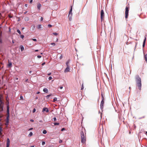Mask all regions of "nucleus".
I'll use <instances>...</instances> for the list:
<instances>
[{"mask_svg": "<svg viewBox=\"0 0 147 147\" xmlns=\"http://www.w3.org/2000/svg\"><path fill=\"white\" fill-rule=\"evenodd\" d=\"M101 96H102V100L101 102V103H102V104H104V97L103 96V94H101Z\"/></svg>", "mask_w": 147, "mask_h": 147, "instance_id": "dca6fc26", "label": "nucleus"}, {"mask_svg": "<svg viewBox=\"0 0 147 147\" xmlns=\"http://www.w3.org/2000/svg\"><path fill=\"white\" fill-rule=\"evenodd\" d=\"M36 111V109L35 108H34L33 109L32 112L33 113H34Z\"/></svg>", "mask_w": 147, "mask_h": 147, "instance_id": "c9c22d12", "label": "nucleus"}, {"mask_svg": "<svg viewBox=\"0 0 147 147\" xmlns=\"http://www.w3.org/2000/svg\"><path fill=\"white\" fill-rule=\"evenodd\" d=\"M53 120H54V121H56L57 120V119H56V117H54L53 118Z\"/></svg>", "mask_w": 147, "mask_h": 147, "instance_id": "2f4dec72", "label": "nucleus"}, {"mask_svg": "<svg viewBox=\"0 0 147 147\" xmlns=\"http://www.w3.org/2000/svg\"><path fill=\"white\" fill-rule=\"evenodd\" d=\"M63 142V141H62V140H60L59 141V142L60 143H61Z\"/></svg>", "mask_w": 147, "mask_h": 147, "instance_id": "f704fd0d", "label": "nucleus"}, {"mask_svg": "<svg viewBox=\"0 0 147 147\" xmlns=\"http://www.w3.org/2000/svg\"><path fill=\"white\" fill-rule=\"evenodd\" d=\"M53 34L55 36H57V33L55 32L53 33Z\"/></svg>", "mask_w": 147, "mask_h": 147, "instance_id": "7c9ffc66", "label": "nucleus"}, {"mask_svg": "<svg viewBox=\"0 0 147 147\" xmlns=\"http://www.w3.org/2000/svg\"><path fill=\"white\" fill-rule=\"evenodd\" d=\"M69 61L68 60L67 61L66 63V66L67 67H69Z\"/></svg>", "mask_w": 147, "mask_h": 147, "instance_id": "a211bd4d", "label": "nucleus"}, {"mask_svg": "<svg viewBox=\"0 0 147 147\" xmlns=\"http://www.w3.org/2000/svg\"><path fill=\"white\" fill-rule=\"evenodd\" d=\"M27 6H28V5H27V4H26L25 5V6L26 7H27Z\"/></svg>", "mask_w": 147, "mask_h": 147, "instance_id": "680f3d73", "label": "nucleus"}, {"mask_svg": "<svg viewBox=\"0 0 147 147\" xmlns=\"http://www.w3.org/2000/svg\"><path fill=\"white\" fill-rule=\"evenodd\" d=\"M112 37H110V38L109 39V40H110V42H111V40L112 39Z\"/></svg>", "mask_w": 147, "mask_h": 147, "instance_id": "5fc2aeb1", "label": "nucleus"}, {"mask_svg": "<svg viewBox=\"0 0 147 147\" xmlns=\"http://www.w3.org/2000/svg\"><path fill=\"white\" fill-rule=\"evenodd\" d=\"M40 92H39V91H38V92H37L36 93V94H40Z\"/></svg>", "mask_w": 147, "mask_h": 147, "instance_id": "3c124183", "label": "nucleus"}, {"mask_svg": "<svg viewBox=\"0 0 147 147\" xmlns=\"http://www.w3.org/2000/svg\"><path fill=\"white\" fill-rule=\"evenodd\" d=\"M71 16H69V20L70 21H71L72 20Z\"/></svg>", "mask_w": 147, "mask_h": 147, "instance_id": "c85d7f7f", "label": "nucleus"}, {"mask_svg": "<svg viewBox=\"0 0 147 147\" xmlns=\"http://www.w3.org/2000/svg\"><path fill=\"white\" fill-rule=\"evenodd\" d=\"M42 133L44 134H46L47 133V131L46 130H44L42 131Z\"/></svg>", "mask_w": 147, "mask_h": 147, "instance_id": "b1692460", "label": "nucleus"}, {"mask_svg": "<svg viewBox=\"0 0 147 147\" xmlns=\"http://www.w3.org/2000/svg\"><path fill=\"white\" fill-rule=\"evenodd\" d=\"M24 19L26 21H28L29 20V18L28 17H25Z\"/></svg>", "mask_w": 147, "mask_h": 147, "instance_id": "393cba45", "label": "nucleus"}, {"mask_svg": "<svg viewBox=\"0 0 147 147\" xmlns=\"http://www.w3.org/2000/svg\"><path fill=\"white\" fill-rule=\"evenodd\" d=\"M54 124L55 125H59V123L56 122L54 123Z\"/></svg>", "mask_w": 147, "mask_h": 147, "instance_id": "cd10ccee", "label": "nucleus"}, {"mask_svg": "<svg viewBox=\"0 0 147 147\" xmlns=\"http://www.w3.org/2000/svg\"><path fill=\"white\" fill-rule=\"evenodd\" d=\"M52 25L51 24H48V26L49 27H52Z\"/></svg>", "mask_w": 147, "mask_h": 147, "instance_id": "79ce46f5", "label": "nucleus"}, {"mask_svg": "<svg viewBox=\"0 0 147 147\" xmlns=\"http://www.w3.org/2000/svg\"><path fill=\"white\" fill-rule=\"evenodd\" d=\"M2 117H0V136H1L2 134V133H1V132L2 131V127L1 126V125H1V118Z\"/></svg>", "mask_w": 147, "mask_h": 147, "instance_id": "6e6552de", "label": "nucleus"}, {"mask_svg": "<svg viewBox=\"0 0 147 147\" xmlns=\"http://www.w3.org/2000/svg\"><path fill=\"white\" fill-rule=\"evenodd\" d=\"M62 55L60 56V57L59 58H60V59H61L62 58Z\"/></svg>", "mask_w": 147, "mask_h": 147, "instance_id": "6e6d98bb", "label": "nucleus"}, {"mask_svg": "<svg viewBox=\"0 0 147 147\" xmlns=\"http://www.w3.org/2000/svg\"><path fill=\"white\" fill-rule=\"evenodd\" d=\"M70 68L69 67H67L65 69L64 72H69V71Z\"/></svg>", "mask_w": 147, "mask_h": 147, "instance_id": "1a4fd4ad", "label": "nucleus"}, {"mask_svg": "<svg viewBox=\"0 0 147 147\" xmlns=\"http://www.w3.org/2000/svg\"><path fill=\"white\" fill-rule=\"evenodd\" d=\"M30 121L31 122H33L34 121V120H33L32 119H30Z\"/></svg>", "mask_w": 147, "mask_h": 147, "instance_id": "a18cd8bd", "label": "nucleus"}, {"mask_svg": "<svg viewBox=\"0 0 147 147\" xmlns=\"http://www.w3.org/2000/svg\"><path fill=\"white\" fill-rule=\"evenodd\" d=\"M144 57L145 58L146 61L147 62V54L145 55Z\"/></svg>", "mask_w": 147, "mask_h": 147, "instance_id": "412c9836", "label": "nucleus"}, {"mask_svg": "<svg viewBox=\"0 0 147 147\" xmlns=\"http://www.w3.org/2000/svg\"><path fill=\"white\" fill-rule=\"evenodd\" d=\"M4 102L1 99H0V118L2 117L4 115L2 114L1 112L3 111Z\"/></svg>", "mask_w": 147, "mask_h": 147, "instance_id": "7ed1b4c3", "label": "nucleus"}, {"mask_svg": "<svg viewBox=\"0 0 147 147\" xmlns=\"http://www.w3.org/2000/svg\"><path fill=\"white\" fill-rule=\"evenodd\" d=\"M39 121L40 122H41V123H42L43 122L42 120H40Z\"/></svg>", "mask_w": 147, "mask_h": 147, "instance_id": "4d7b16f0", "label": "nucleus"}, {"mask_svg": "<svg viewBox=\"0 0 147 147\" xmlns=\"http://www.w3.org/2000/svg\"><path fill=\"white\" fill-rule=\"evenodd\" d=\"M33 129V128H30L29 129H28V131H30V130H32V129Z\"/></svg>", "mask_w": 147, "mask_h": 147, "instance_id": "37998d69", "label": "nucleus"}, {"mask_svg": "<svg viewBox=\"0 0 147 147\" xmlns=\"http://www.w3.org/2000/svg\"><path fill=\"white\" fill-rule=\"evenodd\" d=\"M21 37H24V36L23 35H22L21 36Z\"/></svg>", "mask_w": 147, "mask_h": 147, "instance_id": "338daca9", "label": "nucleus"}, {"mask_svg": "<svg viewBox=\"0 0 147 147\" xmlns=\"http://www.w3.org/2000/svg\"><path fill=\"white\" fill-rule=\"evenodd\" d=\"M51 44L52 45H53V46H54L55 45V44L54 42L52 43H51Z\"/></svg>", "mask_w": 147, "mask_h": 147, "instance_id": "72a5a7b5", "label": "nucleus"}, {"mask_svg": "<svg viewBox=\"0 0 147 147\" xmlns=\"http://www.w3.org/2000/svg\"><path fill=\"white\" fill-rule=\"evenodd\" d=\"M1 38V37H0V43H2V39Z\"/></svg>", "mask_w": 147, "mask_h": 147, "instance_id": "58836bf2", "label": "nucleus"}, {"mask_svg": "<svg viewBox=\"0 0 147 147\" xmlns=\"http://www.w3.org/2000/svg\"><path fill=\"white\" fill-rule=\"evenodd\" d=\"M38 96H36L35 97V99H36V100L38 99Z\"/></svg>", "mask_w": 147, "mask_h": 147, "instance_id": "864d4df0", "label": "nucleus"}, {"mask_svg": "<svg viewBox=\"0 0 147 147\" xmlns=\"http://www.w3.org/2000/svg\"><path fill=\"white\" fill-rule=\"evenodd\" d=\"M48 79L49 80H51L52 79V77L51 76H50L49 77Z\"/></svg>", "mask_w": 147, "mask_h": 147, "instance_id": "e433bc0d", "label": "nucleus"}, {"mask_svg": "<svg viewBox=\"0 0 147 147\" xmlns=\"http://www.w3.org/2000/svg\"><path fill=\"white\" fill-rule=\"evenodd\" d=\"M104 18V13L103 10H101L100 13V19L101 21L103 20Z\"/></svg>", "mask_w": 147, "mask_h": 147, "instance_id": "423d86ee", "label": "nucleus"}, {"mask_svg": "<svg viewBox=\"0 0 147 147\" xmlns=\"http://www.w3.org/2000/svg\"><path fill=\"white\" fill-rule=\"evenodd\" d=\"M52 95V94H49V95H47L46 97V98L47 99H48L49 97L50 96H51Z\"/></svg>", "mask_w": 147, "mask_h": 147, "instance_id": "bb28decb", "label": "nucleus"}, {"mask_svg": "<svg viewBox=\"0 0 147 147\" xmlns=\"http://www.w3.org/2000/svg\"><path fill=\"white\" fill-rule=\"evenodd\" d=\"M136 85L138 86L139 89L140 90L141 89L142 84L141 79L138 75H136L135 77Z\"/></svg>", "mask_w": 147, "mask_h": 147, "instance_id": "f03ea898", "label": "nucleus"}, {"mask_svg": "<svg viewBox=\"0 0 147 147\" xmlns=\"http://www.w3.org/2000/svg\"><path fill=\"white\" fill-rule=\"evenodd\" d=\"M38 51V49L36 50L35 51V52H37V51Z\"/></svg>", "mask_w": 147, "mask_h": 147, "instance_id": "e2e57ef3", "label": "nucleus"}, {"mask_svg": "<svg viewBox=\"0 0 147 147\" xmlns=\"http://www.w3.org/2000/svg\"><path fill=\"white\" fill-rule=\"evenodd\" d=\"M37 57L38 58H40L41 57V56L40 55H38L37 56Z\"/></svg>", "mask_w": 147, "mask_h": 147, "instance_id": "ea45409f", "label": "nucleus"}, {"mask_svg": "<svg viewBox=\"0 0 147 147\" xmlns=\"http://www.w3.org/2000/svg\"><path fill=\"white\" fill-rule=\"evenodd\" d=\"M33 133L32 132H30L29 134L28 135V136L30 137L32 136Z\"/></svg>", "mask_w": 147, "mask_h": 147, "instance_id": "a878e982", "label": "nucleus"}, {"mask_svg": "<svg viewBox=\"0 0 147 147\" xmlns=\"http://www.w3.org/2000/svg\"><path fill=\"white\" fill-rule=\"evenodd\" d=\"M46 111L47 113H48L49 112V109L47 107H44L42 109V112H44Z\"/></svg>", "mask_w": 147, "mask_h": 147, "instance_id": "0eeeda50", "label": "nucleus"}, {"mask_svg": "<svg viewBox=\"0 0 147 147\" xmlns=\"http://www.w3.org/2000/svg\"><path fill=\"white\" fill-rule=\"evenodd\" d=\"M7 107V114L6 123L5 125L7 126L9 123V102L8 101H7L6 103Z\"/></svg>", "mask_w": 147, "mask_h": 147, "instance_id": "f257e3e1", "label": "nucleus"}, {"mask_svg": "<svg viewBox=\"0 0 147 147\" xmlns=\"http://www.w3.org/2000/svg\"><path fill=\"white\" fill-rule=\"evenodd\" d=\"M40 20L41 21H42L43 20V18L42 17H41Z\"/></svg>", "mask_w": 147, "mask_h": 147, "instance_id": "de8ad7c7", "label": "nucleus"}, {"mask_svg": "<svg viewBox=\"0 0 147 147\" xmlns=\"http://www.w3.org/2000/svg\"><path fill=\"white\" fill-rule=\"evenodd\" d=\"M81 138L82 143L84 144L86 142V137L84 135V132L82 131L80 132Z\"/></svg>", "mask_w": 147, "mask_h": 147, "instance_id": "20e7f679", "label": "nucleus"}, {"mask_svg": "<svg viewBox=\"0 0 147 147\" xmlns=\"http://www.w3.org/2000/svg\"><path fill=\"white\" fill-rule=\"evenodd\" d=\"M32 40L34 41H37L36 39H35V38L33 39Z\"/></svg>", "mask_w": 147, "mask_h": 147, "instance_id": "c03bdc74", "label": "nucleus"}, {"mask_svg": "<svg viewBox=\"0 0 147 147\" xmlns=\"http://www.w3.org/2000/svg\"><path fill=\"white\" fill-rule=\"evenodd\" d=\"M9 143H10L9 139V138H7V140L6 146H9Z\"/></svg>", "mask_w": 147, "mask_h": 147, "instance_id": "9d476101", "label": "nucleus"}, {"mask_svg": "<svg viewBox=\"0 0 147 147\" xmlns=\"http://www.w3.org/2000/svg\"><path fill=\"white\" fill-rule=\"evenodd\" d=\"M37 28L38 29H40L41 28V25L39 24L37 26Z\"/></svg>", "mask_w": 147, "mask_h": 147, "instance_id": "aec40b11", "label": "nucleus"}, {"mask_svg": "<svg viewBox=\"0 0 147 147\" xmlns=\"http://www.w3.org/2000/svg\"><path fill=\"white\" fill-rule=\"evenodd\" d=\"M23 97L22 95L21 94V95H20V99H19V100H23Z\"/></svg>", "mask_w": 147, "mask_h": 147, "instance_id": "5701e85b", "label": "nucleus"}, {"mask_svg": "<svg viewBox=\"0 0 147 147\" xmlns=\"http://www.w3.org/2000/svg\"><path fill=\"white\" fill-rule=\"evenodd\" d=\"M45 62L43 63L42 64V65H43L45 64Z\"/></svg>", "mask_w": 147, "mask_h": 147, "instance_id": "8fccbe9b", "label": "nucleus"}, {"mask_svg": "<svg viewBox=\"0 0 147 147\" xmlns=\"http://www.w3.org/2000/svg\"><path fill=\"white\" fill-rule=\"evenodd\" d=\"M43 91L45 93H48V89L47 88H45L43 89Z\"/></svg>", "mask_w": 147, "mask_h": 147, "instance_id": "ddd939ff", "label": "nucleus"}, {"mask_svg": "<svg viewBox=\"0 0 147 147\" xmlns=\"http://www.w3.org/2000/svg\"><path fill=\"white\" fill-rule=\"evenodd\" d=\"M41 5L40 3H38L37 4V8L39 10H40V7Z\"/></svg>", "mask_w": 147, "mask_h": 147, "instance_id": "9b49d317", "label": "nucleus"}, {"mask_svg": "<svg viewBox=\"0 0 147 147\" xmlns=\"http://www.w3.org/2000/svg\"><path fill=\"white\" fill-rule=\"evenodd\" d=\"M63 88V87L62 86H60L59 87V88L60 89H62Z\"/></svg>", "mask_w": 147, "mask_h": 147, "instance_id": "49530a36", "label": "nucleus"}, {"mask_svg": "<svg viewBox=\"0 0 147 147\" xmlns=\"http://www.w3.org/2000/svg\"><path fill=\"white\" fill-rule=\"evenodd\" d=\"M72 7H71V9H70V11H69V12L68 16H69L70 15H71V16H72Z\"/></svg>", "mask_w": 147, "mask_h": 147, "instance_id": "f8f14e48", "label": "nucleus"}, {"mask_svg": "<svg viewBox=\"0 0 147 147\" xmlns=\"http://www.w3.org/2000/svg\"><path fill=\"white\" fill-rule=\"evenodd\" d=\"M103 104L102 103H100V109L102 110V111H103Z\"/></svg>", "mask_w": 147, "mask_h": 147, "instance_id": "2eb2a0df", "label": "nucleus"}, {"mask_svg": "<svg viewBox=\"0 0 147 147\" xmlns=\"http://www.w3.org/2000/svg\"><path fill=\"white\" fill-rule=\"evenodd\" d=\"M12 43H14V41L13 40H12Z\"/></svg>", "mask_w": 147, "mask_h": 147, "instance_id": "0e129e2a", "label": "nucleus"}, {"mask_svg": "<svg viewBox=\"0 0 147 147\" xmlns=\"http://www.w3.org/2000/svg\"><path fill=\"white\" fill-rule=\"evenodd\" d=\"M27 11H26L25 12H24V14H26L27 13Z\"/></svg>", "mask_w": 147, "mask_h": 147, "instance_id": "052dcab7", "label": "nucleus"}, {"mask_svg": "<svg viewBox=\"0 0 147 147\" xmlns=\"http://www.w3.org/2000/svg\"><path fill=\"white\" fill-rule=\"evenodd\" d=\"M146 40V37H145V38L144 39V41L143 42V43L142 46H143V47H144L145 46Z\"/></svg>", "mask_w": 147, "mask_h": 147, "instance_id": "4468645a", "label": "nucleus"}, {"mask_svg": "<svg viewBox=\"0 0 147 147\" xmlns=\"http://www.w3.org/2000/svg\"><path fill=\"white\" fill-rule=\"evenodd\" d=\"M65 130V129L64 128H63L61 129V131H63Z\"/></svg>", "mask_w": 147, "mask_h": 147, "instance_id": "4c0bfd02", "label": "nucleus"}, {"mask_svg": "<svg viewBox=\"0 0 147 147\" xmlns=\"http://www.w3.org/2000/svg\"><path fill=\"white\" fill-rule=\"evenodd\" d=\"M51 73H49L48 74V75L49 76V75H51Z\"/></svg>", "mask_w": 147, "mask_h": 147, "instance_id": "603ef678", "label": "nucleus"}, {"mask_svg": "<svg viewBox=\"0 0 147 147\" xmlns=\"http://www.w3.org/2000/svg\"><path fill=\"white\" fill-rule=\"evenodd\" d=\"M57 98L56 97H55V98H54L53 99V102H55L57 100Z\"/></svg>", "mask_w": 147, "mask_h": 147, "instance_id": "4be33fe9", "label": "nucleus"}, {"mask_svg": "<svg viewBox=\"0 0 147 147\" xmlns=\"http://www.w3.org/2000/svg\"><path fill=\"white\" fill-rule=\"evenodd\" d=\"M20 49L21 51L22 52L24 49V47L22 45H21L20 47Z\"/></svg>", "mask_w": 147, "mask_h": 147, "instance_id": "f3484780", "label": "nucleus"}, {"mask_svg": "<svg viewBox=\"0 0 147 147\" xmlns=\"http://www.w3.org/2000/svg\"><path fill=\"white\" fill-rule=\"evenodd\" d=\"M45 144V142L44 141H43L42 142V145H44Z\"/></svg>", "mask_w": 147, "mask_h": 147, "instance_id": "473e14b6", "label": "nucleus"}, {"mask_svg": "<svg viewBox=\"0 0 147 147\" xmlns=\"http://www.w3.org/2000/svg\"><path fill=\"white\" fill-rule=\"evenodd\" d=\"M17 32H18L19 34H21V32H20V30H17Z\"/></svg>", "mask_w": 147, "mask_h": 147, "instance_id": "c756f323", "label": "nucleus"}, {"mask_svg": "<svg viewBox=\"0 0 147 147\" xmlns=\"http://www.w3.org/2000/svg\"><path fill=\"white\" fill-rule=\"evenodd\" d=\"M12 66V64L11 62L9 63L8 64V66L9 67H11Z\"/></svg>", "mask_w": 147, "mask_h": 147, "instance_id": "6ab92c4d", "label": "nucleus"}, {"mask_svg": "<svg viewBox=\"0 0 147 147\" xmlns=\"http://www.w3.org/2000/svg\"><path fill=\"white\" fill-rule=\"evenodd\" d=\"M30 147H34V146H30Z\"/></svg>", "mask_w": 147, "mask_h": 147, "instance_id": "774afa93", "label": "nucleus"}, {"mask_svg": "<svg viewBox=\"0 0 147 147\" xmlns=\"http://www.w3.org/2000/svg\"><path fill=\"white\" fill-rule=\"evenodd\" d=\"M32 1H33L32 0H30V3H32Z\"/></svg>", "mask_w": 147, "mask_h": 147, "instance_id": "09e8293b", "label": "nucleus"}, {"mask_svg": "<svg viewBox=\"0 0 147 147\" xmlns=\"http://www.w3.org/2000/svg\"><path fill=\"white\" fill-rule=\"evenodd\" d=\"M56 41L57 42V41H58V39L57 38H56Z\"/></svg>", "mask_w": 147, "mask_h": 147, "instance_id": "69168bd1", "label": "nucleus"}, {"mask_svg": "<svg viewBox=\"0 0 147 147\" xmlns=\"http://www.w3.org/2000/svg\"><path fill=\"white\" fill-rule=\"evenodd\" d=\"M129 7L127 6L125 8V18H127L128 17V12L129 10Z\"/></svg>", "mask_w": 147, "mask_h": 147, "instance_id": "39448f33", "label": "nucleus"}, {"mask_svg": "<svg viewBox=\"0 0 147 147\" xmlns=\"http://www.w3.org/2000/svg\"><path fill=\"white\" fill-rule=\"evenodd\" d=\"M84 88V87L83 86V84H82L81 90H83V89Z\"/></svg>", "mask_w": 147, "mask_h": 147, "instance_id": "a19ab883", "label": "nucleus"}, {"mask_svg": "<svg viewBox=\"0 0 147 147\" xmlns=\"http://www.w3.org/2000/svg\"><path fill=\"white\" fill-rule=\"evenodd\" d=\"M9 18H12V16H11L10 15H9Z\"/></svg>", "mask_w": 147, "mask_h": 147, "instance_id": "bf43d9fd", "label": "nucleus"}, {"mask_svg": "<svg viewBox=\"0 0 147 147\" xmlns=\"http://www.w3.org/2000/svg\"><path fill=\"white\" fill-rule=\"evenodd\" d=\"M32 72V71H29V74H31V73Z\"/></svg>", "mask_w": 147, "mask_h": 147, "instance_id": "13d9d810", "label": "nucleus"}]
</instances>
